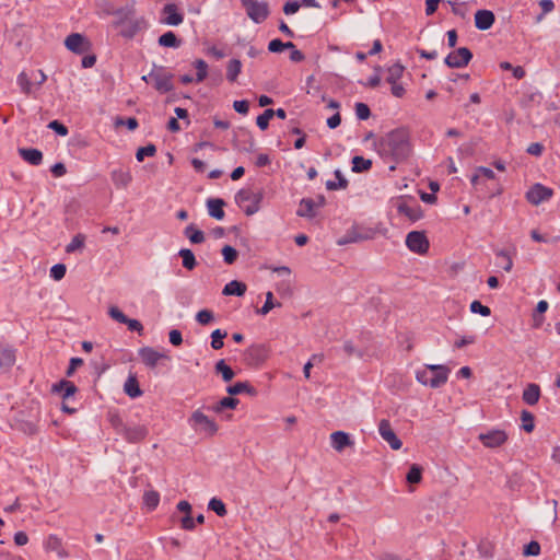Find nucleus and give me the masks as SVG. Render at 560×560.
I'll list each match as a JSON object with an SVG mask.
<instances>
[{"instance_id": "nucleus-1", "label": "nucleus", "mask_w": 560, "mask_h": 560, "mask_svg": "<svg viewBox=\"0 0 560 560\" xmlns=\"http://www.w3.org/2000/svg\"><path fill=\"white\" fill-rule=\"evenodd\" d=\"M377 153L385 160L401 162L411 153L409 133L404 128L389 131L376 142Z\"/></svg>"}, {"instance_id": "nucleus-2", "label": "nucleus", "mask_w": 560, "mask_h": 560, "mask_svg": "<svg viewBox=\"0 0 560 560\" xmlns=\"http://www.w3.org/2000/svg\"><path fill=\"white\" fill-rule=\"evenodd\" d=\"M450 372L446 365L427 364L424 369L416 372V380L422 385L439 388L447 382Z\"/></svg>"}, {"instance_id": "nucleus-3", "label": "nucleus", "mask_w": 560, "mask_h": 560, "mask_svg": "<svg viewBox=\"0 0 560 560\" xmlns=\"http://www.w3.org/2000/svg\"><path fill=\"white\" fill-rule=\"evenodd\" d=\"M262 200L261 191H253L252 189L244 188L238 190L235 195V202L244 211L246 215H253L260 209V202Z\"/></svg>"}, {"instance_id": "nucleus-4", "label": "nucleus", "mask_w": 560, "mask_h": 560, "mask_svg": "<svg viewBox=\"0 0 560 560\" xmlns=\"http://www.w3.org/2000/svg\"><path fill=\"white\" fill-rule=\"evenodd\" d=\"M150 82L160 93H167L173 90V74L167 72L164 67H154L149 73Z\"/></svg>"}, {"instance_id": "nucleus-5", "label": "nucleus", "mask_w": 560, "mask_h": 560, "mask_svg": "<svg viewBox=\"0 0 560 560\" xmlns=\"http://www.w3.org/2000/svg\"><path fill=\"white\" fill-rule=\"evenodd\" d=\"M188 422L195 431L203 432L208 435H214L218 431L217 423L199 409L192 412Z\"/></svg>"}, {"instance_id": "nucleus-6", "label": "nucleus", "mask_w": 560, "mask_h": 560, "mask_svg": "<svg viewBox=\"0 0 560 560\" xmlns=\"http://www.w3.org/2000/svg\"><path fill=\"white\" fill-rule=\"evenodd\" d=\"M246 13L255 23L264 22L269 15V7L267 2L258 0H241Z\"/></svg>"}, {"instance_id": "nucleus-7", "label": "nucleus", "mask_w": 560, "mask_h": 560, "mask_svg": "<svg viewBox=\"0 0 560 560\" xmlns=\"http://www.w3.org/2000/svg\"><path fill=\"white\" fill-rule=\"evenodd\" d=\"M406 246L410 252L423 255L429 250L430 243L424 232L411 231L406 236Z\"/></svg>"}, {"instance_id": "nucleus-8", "label": "nucleus", "mask_w": 560, "mask_h": 560, "mask_svg": "<svg viewBox=\"0 0 560 560\" xmlns=\"http://www.w3.org/2000/svg\"><path fill=\"white\" fill-rule=\"evenodd\" d=\"M508 439V433L501 429H492L478 435V440L487 448L500 447L506 443Z\"/></svg>"}, {"instance_id": "nucleus-9", "label": "nucleus", "mask_w": 560, "mask_h": 560, "mask_svg": "<svg viewBox=\"0 0 560 560\" xmlns=\"http://www.w3.org/2000/svg\"><path fill=\"white\" fill-rule=\"evenodd\" d=\"M269 358V349L265 345H253L245 351V362L249 366H259Z\"/></svg>"}, {"instance_id": "nucleus-10", "label": "nucleus", "mask_w": 560, "mask_h": 560, "mask_svg": "<svg viewBox=\"0 0 560 560\" xmlns=\"http://www.w3.org/2000/svg\"><path fill=\"white\" fill-rule=\"evenodd\" d=\"M149 434V428L145 424L135 423V422H128L126 423V428H124V432L121 436L128 442V443H140Z\"/></svg>"}, {"instance_id": "nucleus-11", "label": "nucleus", "mask_w": 560, "mask_h": 560, "mask_svg": "<svg viewBox=\"0 0 560 560\" xmlns=\"http://www.w3.org/2000/svg\"><path fill=\"white\" fill-rule=\"evenodd\" d=\"M396 209L399 214L405 215L412 222L422 218L421 206L416 200L399 199Z\"/></svg>"}, {"instance_id": "nucleus-12", "label": "nucleus", "mask_w": 560, "mask_h": 560, "mask_svg": "<svg viewBox=\"0 0 560 560\" xmlns=\"http://www.w3.org/2000/svg\"><path fill=\"white\" fill-rule=\"evenodd\" d=\"M472 59V52L467 47H460L446 56L444 62L450 68H464Z\"/></svg>"}, {"instance_id": "nucleus-13", "label": "nucleus", "mask_w": 560, "mask_h": 560, "mask_svg": "<svg viewBox=\"0 0 560 560\" xmlns=\"http://www.w3.org/2000/svg\"><path fill=\"white\" fill-rule=\"evenodd\" d=\"M553 195V190L539 183L533 185L526 192V199L529 203L538 206L541 202L548 201Z\"/></svg>"}, {"instance_id": "nucleus-14", "label": "nucleus", "mask_w": 560, "mask_h": 560, "mask_svg": "<svg viewBox=\"0 0 560 560\" xmlns=\"http://www.w3.org/2000/svg\"><path fill=\"white\" fill-rule=\"evenodd\" d=\"M378 433L384 441H386L389 446L397 451L402 446V442L396 435L394 430L392 429L390 422L387 419H382L378 423Z\"/></svg>"}, {"instance_id": "nucleus-15", "label": "nucleus", "mask_w": 560, "mask_h": 560, "mask_svg": "<svg viewBox=\"0 0 560 560\" xmlns=\"http://www.w3.org/2000/svg\"><path fill=\"white\" fill-rule=\"evenodd\" d=\"M66 47L75 54L84 52L89 47L88 39L80 33H72L65 40Z\"/></svg>"}, {"instance_id": "nucleus-16", "label": "nucleus", "mask_w": 560, "mask_h": 560, "mask_svg": "<svg viewBox=\"0 0 560 560\" xmlns=\"http://www.w3.org/2000/svg\"><path fill=\"white\" fill-rule=\"evenodd\" d=\"M330 444L336 452L341 453L346 447L353 446L354 442L348 433L343 431H335L330 434Z\"/></svg>"}, {"instance_id": "nucleus-17", "label": "nucleus", "mask_w": 560, "mask_h": 560, "mask_svg": "<svg viewBox=\"0 0 560 560\" xmlns=\"http://www.w3.org/2000/svg\"><path fill=\"white\" fill-rule=\"evenodd\" d=\"M147 26V22L143 18L132 16L128 22L122 25L120 35L125 38H132L138 32Z\"/></svg>"}, {"instance_id": "nucleus-18", "label": "nucleus", "mask_w": 560, "mask_h": 560, "mask_svg": "<svg viewBox=\"0 0 560 560\" xmlns=\"http://www.w3.org/2000/svg\"><path fill=\"white\" fill-rule=\"evenodd\" d=\"M139 357L142 362L151 369L155 368L161 359L167 358L164 353H161L151 347L141 348L139 350Z\"/></svg>"}, {"instance_id": "nucleus-19", "label": "nucleus", "mask_w": 560, "mask_h": 560, "mask_svg": "<svg viewBox=\"0 0 560 560\" xmlns=\"http://www.w3.org/2000/svg\"><path fill=\"white\" fill-rule=\"evenodd\" d=\"M163 23L172 26H177L183 23L184 15L178 12L176 4L167 3L163 8Z\"/></svg>"}, {"instance_id": "nucleus-20", "label": "nucleus", "mask_w": 560, "mask_h": 560, "mask_svg": "<svg viewBox=\"0 0 560 560\" xmlns=\"http://www.w3.org/2000/svg\"><path fill=\"white\" fill-rule=\"evenodd\" d=\"M110 179L117 189H125L132 180L129 170L116 168L110 172Z\"/></svg>"}, {"instance_id": "nucleus-21", "label": "nucleus", "mask_w": 560, "mask_h": 560, "mask_svg": "<svg viewBox=\"0 0 560 560\" xmlns=\"http://www.w3.org/2000/svg\"><path fill=\"white\" fill-rule=\"evenodd\" d=\"M495 21V16L490 10H478L475 14V26L480 31L489 30Z\"/></svg>"}, {"instance_id": "nucleus-22", "label": "nucleus", "mask_w": 560, "mask_h": 560, "mask_svg": "<svg viewBox=\"0 0 560 560\" xmlns=\"http://www.w3.org/2000/svg\"><path fill=\"white\" fill-rule=\"evenodd\" d=\"M19 154L24 161H26L31 165L37 166L43 162V153L38 149L20 148Z\"/></svg>"}, {"instance_id": "nucleus-23", "label": "nucleus", "mask_w": 560, "mask_h": 560, "mask_svg": "<svg viewBox=\"0 0 560 560\" xmlns=\"http://www.w3.org/2000/svg\"><path fill=\"white\" fill-rule=\"evenodd\" d=\"M45 548L47 551L56 552L59 558L68 557V552L62 546V540L56 535H49L45 540Z\"/></svg>"}, {"instance_id": "nucleus-24", "label": "nucleus", "mask_w": 560, "mask_h": 560, "mask_svg": "<svg viewBox=\"0 0 560 560\" xmlns=\"http://www.w3.org/2000/svg\"><path fill=\"white\" fill-rule=\"evenodd\" d=\"M540 387L535 383L528 384L523 390L522 399L525 404L534 406L539 401Z\"/></svg>"}, {"instance_id": "nucleus-25", "label": "nucleus", "mask_w": 560, "mask_h": 560, "mask_svg": "<svg viewBox=\"0 0 560 560\" xmlns=\"http://www.w3.org/2000/svg\"><path fill=\"white\" fill-rule=\"evenodd\" d=\"M224 205H225V202L223 199H220V198L208 199L207 207H208L210 217H212L217 220H222L225 215L224 210H223Z\"/></svg>"}, {"instance_id": "nucleus-26", "label": "nucleus", "mask_w": 560, "mask_h": 560, "mask_svg": "<svg viewBox=\"0 0 560 560\" xmlns=\"http://www.w3.org/2000/svg\"><path fill=\"white\" fill-rule=\"evenodd\" d=\"M247 290V287L244 282L232 280L226 283L223 288V295H235L243 296Z\"/></svg>"}, {"instance_id": "nucleus-27", "label": "nucleus", "mask_w": 560, "mask_h": 560, "mask_svg": "<svg viewBox=\"0 0 560 560\" xmlns=\"http://www.w3.org/2000/svg\"><path fill=\"white\" fill-rule=\"evenodd\" d=\"M124 390L130 398H138L142 395L139 382L135 375H129L124 384Z\"/></svg>"}, {"instance_id": "nucleus-28", "label": "nucleus", "mask_w": 560, "mask_h": 560, "mask_svg": "<svg viewBox=\"0 0 560 560\" xmlns=\"http://www.w3.org/2000/svg\"><path fill=\"white\" fill-rule=\"evenodd\" d=\"M54 392L61 393L62 398L67 399L78 392L77 386L70 382L62 380L52 386Z\"/></svg>"}, {"instance_id": "nucleus-29", "label": "nucleus", "mask_w": 560, "mask_h": 560, "mask_svg": "<svg viewBox=\"0 0 560 560\" xmlns=\"http://www.w3.org/2000/svg\"><path fill=\"white\" fill-rule=\"evenodd\" d=\"M315 202L311 198H303L300 201L296 214L302 218H314L315 217Z\"/></svg>"}, {"instance_id": "nucleus-30", "label": "nucleus", "mask_w": 560, "mask_h": 560, "mask_svg": "<svg viewBox=\"0 0 560 560\" xmlns=\"http://www.w3.org/2000/svg\"><path fill=\"white\" fill-rule=\"evenodd\" d=\"M228 394L230 395H238L243 393H247L249 395H255L256 389L247 382H237L233 385L228 386Z\"/></svg>"}, {"instance_id": "nucleus-31", "label": "nucleus", "mask_w": 560, "mask_h": 560, "mask_svg": "<svg viewBox=\"0 0 560 560\" xmlns=\"http://www.w3.org/2000/svg\"><path fill=\"white\" fill-rule=\"evenodd\" d=\"M158 42L159 45L163 47L177 48L180 46V39H178L172 31L162 34Z\"/></svg>"}, {"instance_id": "nucleus-32", "label": "nucleus", "mask_w": 560, "mask_h": 560, "mask_svg": "<svg viewBox=\"0 0 560 560\" xmlns=\"http://www.w3.org/2000/svg\"><path fill=\"white\" fill-rule=\"evenodd\" d=\"M242 70V62L238 59H231L226 67V79L235 82Z\"/></svg>"}, {"instance_id": "nucleus-33", "label": "nucleus", "mask_w": 560, "mask_h": 560, "mask_svg": "<svg viewBox=\"0 0 560 560\" xmlns=\"http://www.w3.org/2000/svg\"><path fill=\"white\" fill-rule=\"evenodd\" d=\"M335 177L338 179V183H335L334 180H327L326 182V188L327 190H338V189H346L348 187V180L342 175L340 170H336L334 172Z\"/></svg>"}, {"instance_id": "nucleus-34", "label": "nucleus", "mask_w": 560, "mask_h": 560, "mask_svg": "<svg viewBox=\"0 0 560 560\" xmlns=\"http://www.w3.org/2000/svg\"><path fill=\"white\" fill-rule=\"evenodd\" d=\"M184 233L192 244H200L205 241V233L196 229L194 224L186 226Z\"/></svg>"}, {"instance_id": "nucleus-35", "label": "nucleus", "mask_w": 560, "mask_h": 560, "mask_svg": "<svg viewBox=\"0 0 560 560\" xmlns=\"http://www.w3.org/2000/svg\"><path fill=\"white\" fill-rule=\"evenodd\" d=\"M114 14L117 18V25H125L128 22V20L135 16V9L133 7L120 8L116 10Z\"/></svg>"}, {"instance_id": "nucleus-36", "label": "nucleus", "mask_w": 560, "mask_h": 560, "mask_svg": "<svg viewBox=\"0 0 560 560\" xmlns=\"http://www.w3.org/2000/svg\"><path fill=\"white\" fill-rule=\"evenodd\" d=\"M178 255L182 257V262H183L184 268H186L188 270H192L196 267L197 261H196L194 253L190 249L183 248L179 250Z\"/></svg>"}, {"instance_id": "nucleus-37", "label": "nucleus", "mask_w": 560, "mask_h": 560, "mask_svg": "<svg viewBox=\"0 0 560 560\" xmlns=\"http://www.w3.org/2000/svg\"><path fill=\"white\" fill-rule=\"evenodd\" d=\"M215 372L222 375L224 382H230L234 377V371L225 363L223 359L215 363Z\"/></svg>"}, {"instance_id": "nucleus-38", "label": "nucleus", "mask_w": 560, "mask_h": 560, "mask_svg": "<svg viewBox=\"0 0 560 560\" xmlns=\"http://www.w3.org/2000/svg\"><path fill=\"white\" fill-rule=\"evenodd\" d=\"M372 167V161L363 156L355 155L352 159V171L354 173L366 172Z\"/></svg>"}, {"instance_id": "nucleus-39", "label": "nucleus", "mask_w": 560, "mask_h": 560, "mask_svg": "<svg viewBox=\"0 0 560 560\" xmlns=\"http://www.w3.org/2000/svg\"><path fill=\"white\" fill-rule=\"evenodd\" d=\"M15 362V352L10 348H0V365L10 368Z\"/></svg>"}, {"instance_id": "nucleus-40", "label": "nucleus", "mask_w": 560, "mask_h": 560, "mask_svg": "<svg viewBox=\"0 0 560 560\" xmlns=\"http://www.w3.org/2000/svg\"><path fill=\"white\" fill-rule=\"evenodd\" d=\"M404 70V66L398 62L388 67L386 81L388 83L397 82L402 77Z\"/></svg>"}, {"instance_id": "nucleus-41", "label": "nucleus", "mask_w": 560, "mask_h": 560, "mask_svg": "<svg viewBox=\"0 0 560 560\" xmlns=\"http://www.w3.org/2000/svg\"><path fill=\"white\" fill-rule=\"evenodd\" d=\"M521 420H522V429L530 433L535 429V417L530 411L523 410L521 412Z\"/></svg>"}, {"instance_id": "nucleus-42", "label": "nucleus", "mask_w": 560, "mask_h": 560, "mask_svg": "<svg viewBox=\"0 0 560 560\" xmlns=\"http://www.w3.org/2000/svg\"><path fill=\"white\" fill-rule=\"evenodd\" d=\"M208 509L213 511L217 515L223 517L228 514V510L225 508V504L221 499L212 498L209 501Z\"/></svg>"}, {"instance_id": "nucleus-43", "label": "nucleus", "mask_w": 560, "mask_h": 560, "mask_svg": "<svg viewBox=\"0 0 560 560\" xmlns=\"http://www.w3.org/2000/svg\"><path fill=\"white\" fill-rule=\"evenodd\" d=\"M240 400L233 397H223L214 407L215 412H221L225 408L235 409Z\"/></svg>"}, {"instance_id": "nucleus-44", "label": "nucleus", "mask_w": 560, "mask_h": 560, "mask_svg": "<svg viewBox=\"0 0 560 560\" xmlns=\"http://www.w3.org/2000/svg\"><path fill=\"white\" fill-rule=\"evenodd\" d=\"M480 177H485L487 179H493L494 172L489 167H485V166L478 167L476 173L470 178L471 184L477 185Z\"/></svg>"}, {"instance_id": "nucleus-45", "label": "nucleus", "mask_w": 560, "mask_h": 560, "mask_svg": "<svg viewBox=\"0 0 560 560\" xmlns=\"http://www.w3.org/2000/svg\"><path fill=\"white\" fill-rule=\"evenodd\" d=\"M228 332L225 330L215 329L211 334V347L214 350H220L223 348V339L226 337Z\"/></svg>"}, {"instance_id": "nucleus-46", "label": "nucleus", "mask_w": 560, "mask_h": 560, "mask_svg": "<svg viewBox=\"0 0 560 560\" xmlns=\"http://www.w3.org/2000/svg\"><path fill=\"white\" fill-rule=\"evenodd\" d=\"M497 257L502 259L501 267L504 271L510 272L513 268V260L510 253L505 249H500L495 253Z\"/></svg>"}, {"instance_id": "nucleus-47", "label": "nucleus", "mask_w": 560, "mask_h": 560, "mask_svg": "<svg viewBox=\"0 0 560 560\" xmlns=\"http://www.w3.org/2000/svg\"><path fill=\"white\" fill-rule=\"evenodd\" d=\"M273 117V109L267 108L264 110L262 114H260L257 119L256 124L260 130H266L269 126L270 119Z\"/></svg>"}, {"instance_id": "nucleus-48", "label": "nucleus", "mask_w": 560, "mask_h": 560, "mask_svg": "<svg viewBox=\"0 0 560 560\" xmlns=\"http://www.w3.org/2000/svg\"><path fill=\"white\" fill-rule=\"evenodd\" d=\"M143 502L150 509L154 510L160 502V494L156 491H147L143 494Z\"/></svg>"}, {"instance_id": "nucleus-49", "label": "nucleus", "mask_w": 560, "mask_h": 560, "mask_svg": "<svg viewBox=\"0 0 560 560\" xmlns=\"http://www.w3.org/2000/svg\"><path fill=\"white\" fill-rule=\"evenodd\" d=\"M16 81H18V84H19L21 91L25 95H30L32 92V82H31L28 75L23 71L18 75Z\"/></svg>"}, {"instance_id": "nucleus-50", "label": "nucleus", "mask_w": 560, "mask_h": 560, "mask_svg": "<svg viewBox=\"0 0 560 560\" xmlns=\"http://www.w3.org/2000/svg\"><path fill=\"white\" fill-rule=\"evenodd\" d=\"M222 255H223L224 262L228 265L234 264L238 257L237 250L230 245L223 246Z\"/></svg>"}, {"instance_id": "nucleus-51", "label": "nucleus", "mask_w": 560, "mask_h": 560, "mask_svg": "<svg viewBox=\"0 0 560 560\" xmlns=\"http://www.w3.org/2000/svg\"><path fill=\"white\" fill-rule=\"evenodd\" d=\"M406 478L409 483L420 482L422 479V468L419 465L413 464L410 467Z\"/></svg>"}, {"instance_id": "nucleus-52", "label": "nucleus", "mask_w": 560, "mask_h": 560, "mask_svg": "<svg viewBox=\"0 0 560 560\" xmlns=\"http://www.w3.org/2000/svg\"><path fill=\"white\" fill-rule=\"evenodd\" d=\"M109 422L113 429L116 431V433L121 435L127 422H125L118 413H110Z\"/></svg>"}, {"instance_id": "nucleus-53", "label": "nucleus", "mask_w": 560, "mask_h": 560, "mask_svg": "<svg viewBox=\"0 0 560 560\" xmlns=\"http://www.w3.org/2000/svg\"><path fill=\"white\" fill-rule=\"evenodd\" d=\"M365 237L361 236L355 230L348 231L347 234L339 238L337 244L338 245H346L350 243H355L359 241L364 240Z\"/></svg>"}, {"instance_id": "nucleus-54", "label": "nucleus", "mask_w": 560, "mask_h": 560, "mask_svg": "<svg viewBox=\"0 0 560 560\" xmlns=\"http://www.w3.org/2000/svg\"><path fill=\"white\" fill-rule=\"evenodd\" d=\"M280 303L275 304L273 303V294L272 292L268 291L266 293V301L265 304L257 311L260 315H267L273 307L280 306Z\"/></svg>"}, {"instance_id": "nucleus-55", "label": "nucleus", "mask_w": 560, "mask_h": 560, "mask_svg": "<svg viewBox=\"0 0 560 560\" xmlns=\"http://www.w3.org/2000/svg\"><path fill=\"white\" fill-rule=\"evenodd\" d=\"M85 236L83 234H77L73 236L71 242L67 245L66 252L67 253H73L77 249H80L84 246Z\"/></svg>"}, {"instance_id": "nucleus-56", "label": "nucleus", "mask_w": 560, "mask_h": 560, "mask_svg": "<svg viewBox=\"0 0 560 560\" xmlns=\"http://www.w3.org/2000/svg\"><path fill=\"white\" fill-rule=\"evenodd\" d=\"M194 65L197 69L196 81L202 82L207 77L208 65L202 59H197Z\"/></svg>"}, {"instance_id": "nucleus-57", "label": "nucleus", "mask_w": 560, "mask_h": 560, "mask_svg": "<svg viewBox=\"0 0 560 560\" xmlns=\"http://www.w3.org/2000/svg\"><path fill=\"white\" fill-rule=\"evenodd\" d=\"M156 153V148L154 144H148L145 147H141L138 149L136 153V159L139 162H142L144 160V156H153Z\"/></svg>"}, {"instance_id": "nucleus-58", "label": "nucleus", "mask_w": 560, "mask_h": 560, "mask_svg": "<svg viewBox=\"0 0 560 560\" xmlns=\"http://www.w3.org/2000/svg\"><path fill=\"white\" fill-rule=\"evenodd\" d=\"M214 318L213 312L210 310H201L196 314V320L200 325H208Z\"/></svg>"}, {"instance_id": "nucleus-59", "label": "nucleus", "mask_w": 560, "mask_h": 560, "mask_svg": "<svg viewBox=\"0 0 560 560\" xmlns=\"http://www.w3.org/2000/svg\"><path fill=\"white\" fill-rule=\"evenodd\" d=\"M355 115L360 120H366L371 116V110L369 106L364 103H355Z\"/></svg>"}, {"instance_id": "nucleus-60", "label": "nucleus", "mask_w": 560, "mask_h": 560, "mask_svg": "<svg viewBox=\"0 0 560 560\" xmlns=\"http://www.w3.org/2000/svg\"><path fill=\"white\" fill-rule=\"evenodd\" d=\"M470 311L475 314H480L481 316H485V317L489 316L491 314L490 308L477 300L471 302Z\"/></svg>"}, {"instance_id": "nucleus-61", "label": "nucleus", "mask_w": 560, "mask_h": 560, "mask_svg": "<svg viewBox=\"0 0 560 560\" xmlns=\"http://www.w3.org/2000/svg\"><path fill=\"white\" fill-rule=\"evenodd\" d=\"M67 268L63 264H56L50 268V277L59 281L61 280L66 275Z\"/></svg>"}, {"instance_id": "nucleus-62", "label": "nucleus", "mask_w": 560, "mask_h": 560, "mask_svg": "<svg viewBox=\"0 0 560 560\" xmlns=\"http://www.w3.org/2000/svg\"><path fill=\"white\" fill-rule=\"evenodd\" d=\"M540 553V545L539 542L532 540L527 545H525L523 555L526 557L529 556H538Z\"/></svg>"}, {"instance_id": "nucleus-63", "label": "nucleus", "mask_w": 560, "mask_h": 560, "mask_svg": "<svg viewBox=\"0 0 560 560\" xmlns=\"http://www.w3.org/2000/svg\"><path fill=\"white\" fill-rule=\"evenodd\" d=\"M47 127L54 130L57 135L62 137H66L69 133L68 128L59 120L50 121Z\"/></svg>"}, {"instance_id": "nucleus-64", "label": "nucleus", "mask_w": 560, "mask_h": 560, "mask_svg": "<svg viewBox=\"0 0 560 560\" xmlns=\"http://www.w3.org/2000/svg\"><path fill=\"white\" fill-rule=\"evenodd\" d=\"M108 315L116 322L120 324H125L127 322V316L117 307V306H110L108 308Z\"/></svg>"}]
</instances>
